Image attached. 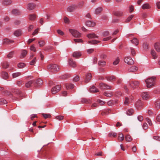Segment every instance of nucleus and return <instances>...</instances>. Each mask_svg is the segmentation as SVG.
I'll list each match as a JSON object with an SVG mask.
<instances>
[{"instance_id":"nucleus-56","label":"nucleus","mask_w":160,"mask_h":160,"mask_svg":"<svg viewBox=\"0 0 160 160\" xmlns=\"http://www.w3.org/2000/svg\"><path fill=\"white\" fill-rule=\"evenodd\" d=\"M30 49L32 51H33L34 52H35L37 51L36 48L35 47L34 45V44L33 45H31V47H30Z\"/></svg>"},{"instance_id":"nucleus-61","label":"nucleus","mask_w":160,"mask_h":160,"mask_svg":"<svg viewBox=\"0 0 160 160\" xmlns=\"http://www.w3.org/2000/svg\"><path fill=\"white\" fill-rule=\"evenodd\" d=\"M63 19L65 23L69 24L70 23V21L67 17H64Z\"/></svg>"},{"instance_id":"nucleus-18","label":"nucleus","mask_w":160,"mask_h":160,"mask_svg":"<svg viewBox=\"0 0 160 160\" xmlns=\"http://www.w3.org/2000/svg\"><path fill=\"white\" fill-rule=\"evenodd\" d=\"M155 50L158 52H160V42H156L154 45Z\"/></svg>"},{"instance_id":"nucleus-2","label":"nucleus","mask_w":160,"mask_h":160,"mask_svg":"<svg viewBox=\"0 0 160 160\" xmlns=\"http://www.w3.org/2000/svg\"><path fill=\"white\" fill-rule=\"evenodd\" d=\"M155 81V78L153 77L149 78L145 80L148 88H150L154 85Z\"/></svg>"},{"instance_id":"nucleus-32","label":"nucleus","mask_w":160,"mask_h":160,"mask_svg":"<svg viewBox=\"0 0 160 160\" xmlns=\"http://www.w3.org/2000/svg\"><path fill=\"white\" fill-rule=\"evenodd\" d=\"M12 13L13 14L16 15H19L20 13V11L18 9H14L12 10Z\"/></svg>"},{"instance_id":"nucleus-1","label":"nucleus","mask_w":160,"mask_h":160,"mask_svg":"<svg viewBox=\"0 0 160 160\" xmlns=\"http://www.w3.org/2000/svg\"><path fill=\"white\" fill-rule=\"evenodd\" d=\"M47 69L51 72H56L60 70L59 67L55 64L48 65L47 67Z\"/></svg>"},{"instance_id":"nucleus-30","label":"nucleus","mask_w":160,"mask_h":160,"mask_svg":"<svg viewBox=\"0 0 160 160\" xmlns=\"http://www.w3.org/2000/svg\"><path fill=\"white\" fill-rule=\"evenodd\" d=\"M142 8L143 9H148L150 8V6L149 4L146 3L142 6Z\"/></svg>"},{"instance_id":"nucleus-48","label":"nucleus","mask_w":160,"mask_h":160,"mask_svg":"<svg viewBox=\"0 0 160 160\" xmlns=\"http://www.w3.org/2000/svg\"><path fill=\"white\" fill-rule=\"evenodd\" d=\"M134 15H131L126 20L125 22H130L131 19L133 18Z\"/></svg>"},{"instance_id":"nucleus-36","label":"nucleus","mask_w":160,"mask_h":160,"mask_svg":"<svg viewBox=\"0 0 160 160\" xmlns=\"http://www.w3.org/2000/svg\"><path fill=\"white\" fill-rule=\"evenodd\" d=\"M102 11V8L101 7H99L97 8L95 11V14H98L100 13L101 11Z\"/></svg>"},{"instance_id":"nucleus-10","label":"nucleus","mask_w":160,"mask_h":160,"mask_svg":"<svg viewBox=\"0 0 160 160\" xmlns=\"http://www.w3.org/2000/svg\"><path fill=\"white\" fill-rule=\"evenodd\" d=\"M143 99L147 100L149 98V95L148 92H144L142 93L141 95Z\"/></svg>"},{"instance_id":"nucleus-17","label":"nucleus","mask_w":160,"mask_h":160,"mask_svg":"<svg viewBox=\"0 0 160 160\" xmlns=\"http://www.w3.org/2000/svg\"><path fill=\"white\" fill-rule=\"evenodd\" d=\"M12 1L11 0H2V3L4 5H8L11 4Z\"/></svg>"},{"instance_id":"nucleus-19","label":"nucleus","mask_w":160,"mask_h":160,"mask_svg":"<svg viewBox=\"0 0 160 160\" xmlns=\"http://www.w3.org/2000/svg\"><path fill=\"white\" fill-rule=\"evenodd\" d=\"M36 5L34 3H30L28 5V9L29 10H32L35 7Z\"/></svg>"},{"instance_id":"nucleus-20","label":"nucleus","mask_w":160,"mask_h":160,"mask_svg":"<svg viewBox=\"0 0 160 160\" xmlns=\"http://www.w3.org/2000/svg\"><path fill=\"white\" fill-rule=\"evenodd\" d=\"M76 8V6L74 5H72L68 7L67 8V11L69 12H73Z\"/></svg>"},{"instance_id":"nucleus-42","label":"nucleus","mask_w":160,"mask_h":160,"mask_svg":"<svg viewBox=\"0 0 160 160\" xmlns=\"http://www.w3.org/2000/svg\"><path fill=\"white\" fill-rule=\"evenodd\" d=\"M53 49V48L52 46H48L47 47H46L44 48V50L45 51H48V52L51 51Z\"/></svg>"},{"instance_id":"nucleus-49","label":"nucleus","mask_w":160,"mask_h":160,"mask_svg":"<svg viewBox=\"0 0 160 160\" xmlns=\"http://www.w3.org/2000/svg\"><path fill=\"white\" fill-rule=\"evenodd\" d=\"M106 62L105 61H100L98 62V64L101 66H104L106 64Z\"/></svg>"},{"instance_id":"nucleus-21","label":"nucleus","mask_w":160,"mask_h":160,"mask_svg":"<svg viewBox=\"0 0 160 160\" xmlns=\"http://www.w3.org/2000/svg\"><path fill=\"white\" fill-rule=\"evenodd\" d=\"M1 74L2 78L3 79H7L8 78V76L7 72H2Z\"/></svg>"},{"instance_id":"nucleus-14","label":"nucleus","mask_w":160,"mask_h":160,"mask_svg":"<svg viewBox=\"0 0 160 160\" xmlns=\"http://www.w3.org/2000/svg\"><path fill=\"white\" fill-rule=\"evenodd\" d=\"M69 65L73 68H75L76 66V64L75 62L73 61L71 59L69 60Z\"/></svg>"},{"instance_id":"nucleus-39","label":"nucleus","mask_w":160,"mask_h":160,"mask_svg":"<svg viewBox=\"0 0 160 160\" xmlns=\"http://www.w3.org/2000/svg\"><path fill=\"white\" fill-rule=\"evenodd\" d=\"M131 42L136 45H137L138 44V41L136 38H134L132 40H131Z\"/></svg>"},{"instance_id":"nucleus-9","label":"nucleus","mask_w":160,"mask_h":160,"mask_svg":"<svg viewBox=\"0 0 160 160\" xmlns=\"http://www.w3.org/2000/svg\"><path fill=\"white\" fill-rule=\"evenodd\" d=\"M34 81L33 80H30L27 82L25 85V87L27 88H29L31 87L34 86Z\"/></svg>"},{"instance_id":"nucleus-24","label":"nucleus","mask_w":160,"mask_h":160,"mask_svg":"<svg viewBox=\"0 0 160 160\" xmlns=\"http://www.w3.org/2000/svg\"><path fill=\"white\" fill-rule=\"evenodd\" d=\"M155 106L156 109H158L160 107V100H158L156 101L155 103Z\"/></svg>"},{"instance_id":"nucleus-31","label":"nucleus","mask_w":160,"mask_h":160,"mask_svg":"<svg viewBox=\"0 0 160 160\" xmlns=\"http://www.w3.org/2000/svg\"><path fill=\"white\" fill-rule=\"evenodd\" d=\"M81 102L82 103H89L91 102V101L88 100V99H87L85 98H82Z\"/></svg>"},{"instance_id":"nucleus-38","label":"nucleus","mask_w":160,"mask_h":160,"mask_svg":"<svg viewBox=\"0 0 160 160\" xmlns=\"http://www.w3.org/2000/svg\"><path fill=\"white\" fill-rule=\"evenodd\" d=\"M21 75V73L20 72H18L13 73L12 74V76L13 78H15L20 76Z\"/></svg>"},{"instance_id":"nucleus-62","label":"nucleus","mask_w":160,"mask_h":160,"mask_svg":"<svg viewBox=\"0 0 160 160\" xmlns=\"http://www.w3.org/2000/svg\"><path fill=\"white\" fill-rule=\"evenodd\" d=\"M87 52L88 54H91L94 51V49L92 48L89 49L87 50Z\"/></svg>"},{"instance_id":"nucleus-47","label":"nucleus","mask_w":160,"mask_h":160,"mask_svg":"<svg viewBox=\"0 0 160 160\" xmlns=\"http://www.w3.org/2000/svg\"><path fill=\"white\" fill-rule=\"evenodd\" d=\"M109 34V32L108 31H105L102 33V35L103 37H105L108 36Z\"/></svg>"},{"instance_id":"nucleus-25","label":"nucleus","mask_w":160,"mask_h":160,"mask_svg":"<svg viewBox=\"0 0 160 160\" xmlns=\"http://www.w3.org/2000/svg\"><path fill=\"white\" fill-rule=\"evenodd\" d=\"M138 69L137 67L135 66H132L128 69V71L130 72H133L136 71Z\"/></svg>"},{"instance_id":"nucleus-29","label":"nucleus","mask_w":160,"mask_h":160,"mask_svg":"<svg viewBox=\"0 0 160 160\" xmlns=\"http://www.w3.org/2000/svg\"><path fill=\"white\" fill-rule=\"evenodd\" d=\"M13 42V41L10 40L7 38L4 39L3 40V43L6 44H10V43Z\"/></svg>"},{"instance_id":"nucleus-15","label":"nucleus","mask_w":160,"mask_h":160,"mask_svg":"<svg viewBox=\"0 0 160 160\" xmlns=\"http://www.w3.org/2000/svg\"><path fill=\"white\" fill-rule=\"evenodd\" d=\"M87 37L89 38H98V37L94 33H91L87 35Z\"/></svg>"},{"instance_id":"nucleus-60","label":"nucleus","mask_w":160,"mask_h":160,"mask_svg":"<svg viewBox=\"0 0 160 160\" xmlns=\"http://www.w3.org/2000/svg\"><path fill=\"white\" fill-rule=\"evenodd\" d=\"M69 77L70 76L69 75L67 74H65L61 76V78L62 79H66Z\"/></svg>"},{"instance_id":"nucleus-37","label":"nucleus","mask_w":160,"mask_h":160,"mask_svg":"<svg viewBox=\"0 0 160 160\" xmlns=\"http://www.w3.org/2000/svg\"><path fill=\"white\" fill-rule=\"evenodd\" d=\"M21 33V31L19 29L16 30L14 32V35L17 37L20 36Z\"/></svg>"},{"instance_id":"nucleus-28","label":"nucleus","mask_w":160,"mask_h":160,"mask_svg":"<svg viewBox=\"0 0 160 160\" xmlns=\"http://www.w3.org/2000/svg\"><path fill=\"white\" fill-rule=\"evenodd\" d=\"M113 14L117 16H122L123 13L120 11H115L113 12Z\"/></svg>"},{"instance_id":"nucleus-59","label":"nucleus","mask_w":160,"mask_h":160,"mask_svg":"<svg viewBox=\"0 0 160 160\" xmlns=\"http://www.w3.org/2000/svg\"><path fill=\"white\" fill-rule=\"evenodd\" d=\"M42 115L45 119L50 118L51 117V115L49 114H46L42 113Z\"/></svg>"},{"instance_id":"nucleus-53","label":"nucleus","mask_w":160,"mask_h":160,"mask_svg":"<svg viewBox=\"0 0 160 160\" xmlns=\"http://www.w3.org/2000/svg\"><path fill=\"white\" fill-rule=\"evenodd\" d=\"M36 58H34L30 62V64L31 65H33L36 63Z\"/></svg>"},{"instance_id":"nucleus-11","label":"nucleus","mask_w":160,"mask_h":160,"mask_svg":"<svg viewBox=\"0 0 160 160\" xmlns=\"http://www.w3.org/2000/svg\"><path fill=\"white\" fill-rule=\"evenodd\" d=\"M92 78V75L90 73H87L86 75V78L85 82L86 83L88 82Z\"/></svg>"},{"instance_id":"nucleus-54","label":"nucleus","mask_w":160,"mask_h":160,"mask_svg":"<svg viewBox=\"0 0 160 160\" xmlns=\"http://www.w3.org/2000/svg\"><path fill=\"white\" fill-rule=\"evenodd\" d=\"M66 88H74V85L73 84H68L66 85Z\"/></svg>"},{"instance_id":"nucleus-23","label":"nucleus","mask_w":160,"mask_h":160,"mask_svg":"<svg viewBox=\"0 0 160 160\" xmlns=\"http://www.w3.org/2000/svg\"><path fill=\"white\" fill-rule=\"evenodd\" d=\"M151 54L153 59H155L157 58L158 56L156 55V52L153 49H152L151 50Z\"/></svg>"},{"instance_id":"nucleus-33","label":"nucleus","mask_w":160,"mask_h":160,"mask_svg":"<svg viewBox=\"0 0 160 160\" xmlns=\"http://www.w3.org/2000/svg\"><path fill=\"white\" fill-rule=\"evenodd\" d=\"M111 110L109 109H107L103 111L102 112V115H105L108 114L110 113Z\"/></svg>"},{"instance_id":"nucleus-6","label":"nucleus","mask_w":160,"mask_h":160,"mask_svg":"<svg viewBox=\"0 0 160 160\" xmlns=\"http://www.w3.org/2000/svg\"><path fill=\"white\" fill-rule=\"evenodd\" d=\"M124 60L125 62L128 64L131 65L134 63V61L130 57H125Z\"/></svg>"},{"instance_id":"nucleus-34","label":"nucleus","mask_w":160,"mask_h":160,"mask_svg":"<svg viewBox=\"0 0 160 160\" xmlns=\"http://www.w3.org/2000/svg\"><path fill=\"white\" fill-rule=\"evenodd\" d=\"M124 137L123 134L122 133H119L118 134V139L119 141L122 142L124 140Z\"/></svg>"},{"instance_id":"nucleus-4","label":"nucleus","mask_w":160,"mask_h":160,"mask_svg":"<svg viewBox=\"0 0 160 160\" xmlns=\"http://www.w3.org/2000/svg\"><path fill=\"white\" fill-rule=\"evenodd\" d=\"M139 85V82L137 81H131L130 83V85L131 87L133 89L138 88Z\"/></svg>"},{"instance_id":"nucleus-52","label":"nucleus","mask_w":160,"mask_h":160,"mask_svg":"<svg viewBox=\"0 0 160 160\" xmlns=\"http://www.w3.org/2000/svg\"><path fill=\"white\" fill-rule=\"evenodd\" d=\"M74 41L75 43H82L83 41L81 39H74Z\"/></svg>"},{"instance_id":"nucleus-40","label":"nucleus","mask_w":160,"mask_h":160,"mask_svg":"<svg viewBox=\"0 0 160 160\" xmlns=\"http://www.w3.org/2000/svg\"><path fill=\"white\" fill-rule=\"evenodd\" d=\"M107 80L112 82L115 80L116 78L114 76H111L110 77H107Z\"/></svg>"},{"instance_id":"nucleus-13","label":"nucleus","mask_w":160,"mask_h":160,"mask_svg":"<svg viewBox=\"0 0 160 160\" xmlns=\"http://www.w3.org/2000/svg\"><path fill=\"white\" fill-rule=\"evenodd\" d=\"M81 56V52L79 51H76L74 52L72 56L73 57L78 58Z\"/></svg>"},{"instance_id":"nucleus-26","label":"nucleus","mask_w":160,"mask_h":160,"mask_svg":"<svg viewBox=\"0 0 160 160\" xmlns=\"http://www.w3.org/2000/svg\"><path fill=\"white\" fill-rule=\"evenodd\" d=\"M90 91L92 92H99L98 89L97 88L94 86H93L90 89Z\"/></svg>"},{"instance_id":"nucleus-55","label":"nucleus","mask_w":160,"mask_h":160,"mask_svg":"<svg viewBox=\"0 0 160 160\" xmlns=\"http://www.w3.org/2000/svg\"><path fill=\"white\" fill-rule=\"evenodd\" d=\"M38 43L40 47H42L45 44V42L44 41H40L38 42Z\"/></svg>"},{"instance_id":"nucleus-58","label":"nucleus","mask_w":160,"mask_h":160,"mask_svg":"<svg viewBox=\"0 0 160 160\" xmlns=\"http://www.w3.org/2000/svg\"><path fill=\"white\" fill-rule=\"evenodd\" d=\"M117 133L114 132H110L108 134L109 137L112 136L113 137H115L116 136Z\"/></svg>"},{"instance_id":"nucleus-22","label":"nucleus","mask_w":160,"mask_h":160,"mask_svg":"<svg viewBox=\"0 0 160 160\" xmlns=\"http://www.w3.org/2000/svg\"><path fill=\"white\" fill-rule=\"evenodd\" d=\"M27 51L26 50H23L22 51V52L20 56V58H24L27 54Z\"/></svg>"},{"instance_id":"nucleus-3","label":"nucleus","mask_w":160,"mask_h":160,"mask_svg":"<svg viewBox=\"0 0 160 160\" xmlns=\"http://www.w3.org/2000/svg\"><path fill=\"white\" fill-rule=\"evenodd\" d=\"M69 31L72 35L75 37L79 38L81 37V33L76 30L69 29Z\"/></svg>"},{"instance_id":"nucleus-46","label":"nucleus","mask_w":160,"mask_h":160,"mask_svg":"<svg viewBox=\"0 0 160 160\" xmlns=\"http://www.w3.org/2000/svg\"><path fill=\"white\" fill-rule=\"evenodd\" d=\"M134 110L132 109H130L128 110L127 112V114L128 115H131L133 113Z\"/></svg>"},{"instance_id":"nucleus-63","label":"nucleus","mask_w":160,"mask_h":160,"mask_svg":"<svg viewBox=\"0 0 160 160\" xmlns=\"http://www.w3.org/2000/svg\"><path fill=\"white\" fill-rule=\"evenodd\" d=\"M56 118L59 120H61L63 119V116H58L56 117Z\"/></svg>"},{"instance_id":"nucleus-5","label":"nucleus","mask_w":160,"mask_h":160,"mask_svg":"<svg viewBox=\"0 0 160 160\" xmlns=\"http://www.w3.org/2000/svg\"><path fill=\"white\" fill-rule=\"evenodd\" d=\"M61 86L58 85L53 87L52 90L51 92L52 94H55L58 92L60 89Z\"/></svg>"},{"instance_id":"nucleus-51","label":"nucleus","mask_w":160,"mask_h":160,"mask_svg":"<svg viewBox=\"0 0 160 160\" xmlns=\"http://www.w3.org/2000/svg\"><path fill=\"white\" fill-rule=\"evenodd\" d=\"M7 103V101L5 100L2 98H0V104L3 105Z\"/></svg>"},{"instance_id":"nucleus-7","label":"nucleus","mask_w":160,"mask_h":160,"mask_svg":"<svg viewBox=\"0 0 160 160\" xmlns=\"http://www.w3.org/2000/svg\"><path fill=\"white\" fill-rule=\"evenodd\" d=\"M34 81V86L38 87L40 86L42 84V81L40 78H38L37 80Z\"/></svg>"},{"instance_id":"nucleus-41","label":"nucleus","mask_w":160,"mask_h":160,"mask_svg":"<svg viewBox=\"0 0 160 160\" xmlns=\"http://www.w3.org/2000/svg\"><path fill=\"white\" fill-rule=\"evenodd\" d=\"M100 42L101 41H98L96 40H91L88 41V42L89 43L94 44H97L98 43H100Z\"/></svg>"},{"instance_id":"nucleus-44","label":"nucleus","mask_w":160,"mask_h":160,"mask_svg":"<svg viewBox=\"0 0 160 160\" xmlns=\"http://www.w3.org/2000/svg\"><path fill=\"white\" fill-rule=\"evenodd\" d=\"M14 53V51L11 52L8 54L7 57L8 58H12L13 57Z\"/></svg>"},{"instance_id":"nucleus-8","label":"nucleus","mask_w":160,"mask_h":160,"mask_svg":"<svg viewBox=\"0 0 160 160\" xmlns=\"http://www.w3.org/2000/svg\"><path fill=\"white\" fill-rule=\"evenodd\" d=\"M99 86L102 89L107 90L111 88V86L107 85V84L103 83H100Z\"/></svg>"},{"instance_id":"nucleus-35","label":"nucleus","mask_w":160,"mask_h":160,"mask_svg":"<svg viewBox=\"0 0 160 160\" xmlns=\"http://www.w3.org/2000/svg\"><path fill=\"white\" fill-rule=\"evenodd\" d=\"M9 66V63L7 62H4L2 64V68L5 69L8 68Z\"/></svg>"},{"instance_id":"nucleus-27","label":"nucleus","mask_w":160,"mask_h":160,"mask_svg":"<svg viewBox=\"0 0 160 160\" xmlns=\"http://www.w3.org/2000/svg\"><path fill=\"white\" fill-rule=\"evenodd\" d=\"M136 107L138 109H139L140 108L142 105V102L141 100H138L136 103Z\"/></svg>"},{"instance_id":"nucleus-57","label":"nucleus","mask_w":160,"mask_h":160,"mask_svg":"<svg viewBox=\"0 0 160 160\" xmlns=\"http://www.w3.org/2000/svg\"><path fill=\"white\" fill-rule=\"evenodd\" d=\"M119 62V59L118 58H117L113 62V64L115 65H117L118 64Z\"/></svg>"},{"instance_id":"nucleus-12","label":"nucleus","mask_w":160,"mask_h":160,"mask_svg":"<svg viewBox=\"0 0 160 160\" xmlns=\"http://www.w3.org/2000/svg\"><path fill=\"white\" fill-rule=\"evenodd\" d=\"M132 98L131 97L129 98L127 97H126L124 102V104L126 105H128L129 103L132 102Z\"/></svg>"},{"instance_id":"nucleus-64","label":"nucleus","mask_w":160,"mask_h":160,"mask_svg":"<svg viewBox=\"0 0 160 160\" xmlns=\"http://www.w3.org/2000/svg\"><path fill=\"white\" fill-rule=\"evenodd\" d=\"M153 139L160 142V136H154L153 137Z\"/></svg>"},{"instance_id":"nucleus-50","label":"nucleus","mask_w":160,"mask_h":160,"mask_svg":"<svg viewBox=\"0 0 160 160\" xmlns=\"http://www.w3.org/2000/svg\"><path fill=\"white\" fill-rule=\"evenodd\" d=\"M36 18V15L35 14H30L29 19L31 20H33Z\"/></svg>"},{"instance_id":"nucleus-43","label":"nucleus","mask_w":160,"mask_h":160,"mask_svg":"<svg viewBox=\"0 0 160 160\" xmlns=\"http://www.w3.org/2000/svg\"><path fill=\"white\" fill-rule=\"evenodd\" d=\"M25 66V64L23 62H20L18 65V67L19 68H24Z\"/></svg>"},{"instance_id":"nucleus-45","label":"nucleus","mask_w":160,"mask_h":160,"mask_svg":"<svg viewBox=\"0 0 160 160\" xmlns=\"http://www.w3.org/2000/svg\"><path fill=\"white\" fill-rule=\"evenodd\" d=\"M125 139L127 142H130L132 141L131 136L129 135H127L125 136Z\"/></svg>"},{"instance_id":"nucleus-16","label":"nucleus","mask_w":160,"mask_h":160,"mask_svg":"<svg viewBox=\"0 0 160 160\" xmlns=\"http://www.w3.org/2000/svg\"><path fill=\"white\" fill-rule=\"evenodd\" d=\"M86 24L88 27H94L95 25V23L94 22L88 21L86 22Z\"/></svg>"}]
</instances>
